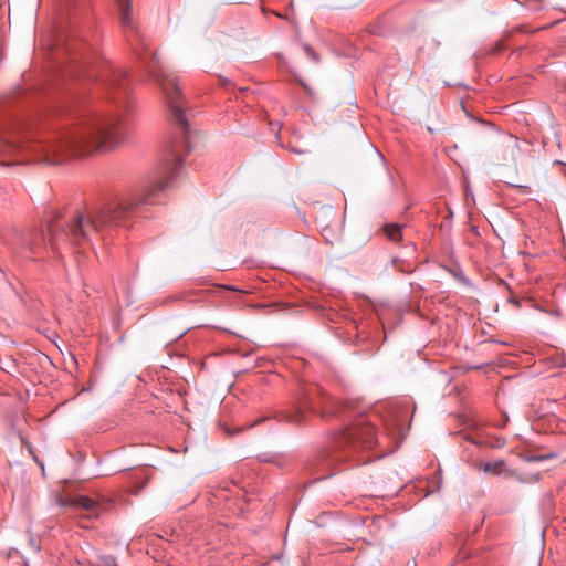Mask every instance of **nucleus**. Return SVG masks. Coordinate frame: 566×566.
Returning a JSON list of instances; mask_svg holds the SVG:
<instances>
[{"mask_svg": "<svg viewBox=\"0 0 566 566\" xmlns=\"http://www.w3.org/2000/svg\"><path fill=\"white\" fill-rule=\"evenodd\" d=\"M145 51L147 49L145 48ZM139 60L144 64L148 75L161 87L165 95L170 119L180 125L184 135L182 146L189 149V130L186 114L182 108L181 91L176 78L168 73L156 54L150 52L138 53Z\"/></svg>", "mask_w": 566, "mask_h": 566, "instance_id": "3", "label": "nucleus"}, {"mask_svg": "<svg viewBox=\"0 0 566 566\" xmlns=\"http://www.w3.org/2000/svg\"><path fill=\"white\" fill-rule=\"evenodd\" d=\"M553 457H554V454L531 455V457L525 458V460L528 461V462H539V461H544V460L551 459Z\"/></svg>", "mask_w": 566, "mask_h": 566, "instance_id": "13", "label": "nucleus"}, {"mask_svg": "<svg viewBox=\"0 0 566 566\" xmlns=\"http://www.w3.org/2000/svg\"><path fill=\"white\" fill-rule=\"evenodd\" d=\"M497 147L502 150V159L515 161L518 151V139L511 134H502L497 140Z\"/></svg>", "mask_w": 566, "mask_h": 566, "instance_id": "6", "label": "nucleus"}, {"mask_svg": "<svg viewBox=\"0 0 566 566\" xmlns=\"http://www.w3.org/2000/svg\"><path fill=\"white\" fill-rule=\"evenodd\" d=\"M119 9L120 20L124 28L134 29L132 22V6L128 0H116Z\"/></svg>", "mask_w": 566, "mask_h": 566, "instance_id": "8", "label": "nucleus"}, {"mask_svg": "<svg viewBox=\"0 0 566 566\" xmlns=\"http://www.w3.org/2000/svg\"><path fill=\"white\" fill-rule=\"evenodd\" d=\"M181 145H172L156 172L138 189L116 197L112 201L74 214L66 228L57 230L50 226L48 238L43 233H33L21 240V252L25 258L39 259L43 251L57 250L61 243L75 245L91 244L104 239L113 227L123 226L145 205H153L179 174L184 166L180 156Z\"/></svg>", "mask_w": 566, "mask_h": 566, "instance_id": "2", "label": "nucleus"}, {"mask_svg": "<svg viewBox=\"0 0 566 566\" xmlns=\"http://www.w3.org/2000/svg\"><path fill=\"white\" fill-rule=\"evenodd\" d=\"M376 415L359 416L355 422L343 429L335 437L334 444L339 449L369 450L378 442L376 432Z\"/></svg>", "mask_w": 566, "mask_h": 566, "instance_id": "4", "label": "nucleus"}, {"mask_svg": "<svg viewBox=\"0 0 566 566\" xmlns=\"http://www.w3.org/2000/svg\"><path fill=\"white\" fill-rule=\"evenodd\" d=\"M482 470L486 474L492 475H505V476H515L517 475V470H512L506 467L504 460H495L486 462L482 465Z\"/></svg>", "mask_w": 566, "mask_h": 566, "instance_id": "7", "label": "nucleus"}, {"mask_svg": "<svg viewBox=\"0 0 566 566\" xmlns=\"http://www.w3.org/2000/svg\"><path fill=\"white\" fill-rule=\"evenodd\" d=\"M56 504L62 507L71 506L76 509H82L88 513L91 517H99L103 513L102 505L87 497V496H76L71 499H63L61 496H57L55 500Z\"/></svg>", "mask_w": 566, "mask_h": 566, "instance_id": "5", "label": "nucleus"}, {"mask_svg": "<svg viewBox=\"0 0 566 566\" xmlns=\"http://www.w3.org/2000/svg\"><path fill=\"white\" fill-rule=\"evenodd\" d=\"M401 231H402V228L399 226V224H389V226H386L385 228V232L387 234V237L391 240V241H399L401 240Z\"/></svg>", "mask_w": 566, "mask_h": 566, "instance_id": "11", "label": "nucleus"}, {"mask_svg": "<svg viewBox=\"0 0 566 566\" xmlns=\"http://www.w3.org/2000/svg\"><path fill=\"white\" fill-rule=\"evenodd\" d=\"M314 401L311 394H306L304 398L300 401V407H297V410L295 413L287 417V420L292 422H300L304 418V408L313 407Z\"/></svg>", "mask_w": 566, "mask_h": 566, "instance_id": "9", "label": "nucleus"}, {"mask_svg": "<svg viewBox=\"0 0 566 566\" xmlns=\"http://www.w3.org/2000/svg\"><path fill=\"white\" fill-rule=\"evenodd\" d=\"M305 50L307 51L308 54H311L314 59H316V55L314 54V52H312V50L310 48H305Z\"/></svg>", "mask_w": 566, "mask_h": 566, "instance_id": "14", "label": "nucleus"}, {"mask_svg": "<svg viewBox=\"0 0 566 566\" xmlns=\"http://www.w3.org/2000/svg\"><path fill=\"white\" fill-rule=\"evenodd\" d=\"M520 483H536L541 480V474L538 472L536 473H521L517 471V475L513 476Z\"/></svg>", "mask_w": 566, "mask_h": 566, "instance_id": "12", "label": "nucleus"}, {"mask_svg": "<svg viewBox=\"0 0 566 566\" xmlns=\"http://www.w3.org/2000/svg\"><path fill=\"white\" fill-rule=\"evenodd\" d=\"M388 412L390 413V416H392V423H390L391 420L387 419V420H384L386 422L387 426H394V427H399L402 424V421H403V416H401L399 412V408L398 406H394L391 405L389 407V410Z\"/></svg>", "mask_w": 566, "mask_h": 566, "instance_id": "10", "label": "nucleus"}, {"mask_svg": "<svg viewBox=\"0 0 566 566\" xmlns=\"http://www.w3.org/2000/svg\"><path fill=\"white\" fill-rule=\"evenodd\" d=\"M98 85L109 99H115L117 111L103 113L88 106L84 95H76L56 109L63 123L40 142H15L0 136V155L19 156L31 153L38 161L51 165L96 149H111L126 137L122 108L130 90L126 72L111 64L104 66Z\"/></svg>", "mask_w": 566, "mask_h": 566, "instance_id": "1", "label": "nucleus"}]
</instances>
